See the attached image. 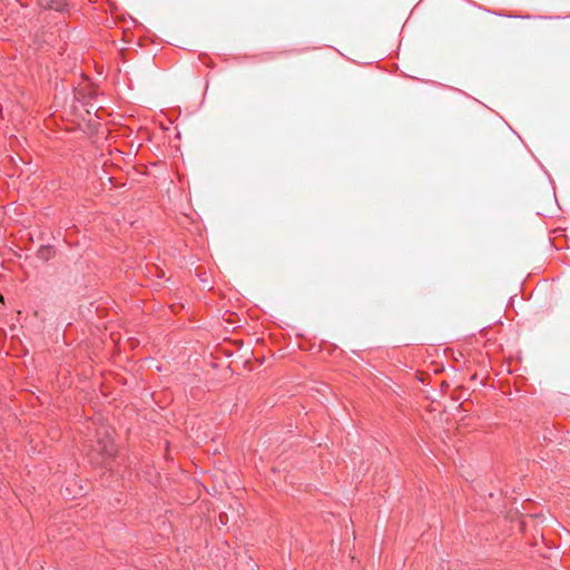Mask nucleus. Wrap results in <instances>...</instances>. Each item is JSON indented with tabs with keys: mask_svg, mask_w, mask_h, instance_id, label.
Returning <instances> with one entry per match:
<instances>
[{
	"mask_svg": "<svg viewBox=\"0 0 570 570\" xmlns=\"http://www.w3.org/2000/svg\"><path fill=\"white\" fill-rule=\"evenodd\" d=\"M99 451L105 452V453H107V454L111 455V454L114 453V448H112V445H111V444H110V445H108V444H104V445L99 449Z\"/></svg>",
	"mask_w": 570,
	"mask_h": 570,
	"instance_id": "obj_2",
	"label": "nucleus"
},
{
	"mask_svg": "<svg viewBox=\"0 0 570 570\" xmlns=\"http://www.w3.org/2000/svg\"><path fill=\"white\" fill-rule=\"evenodd\" d=\"M0 302H3V295L0 293Z\"/></svg>",
	"mask_w": 570,
	"mask_h": 570,
	"instance_id": "obj_3",
	"label": "nucleus"
},
{
	"mask_svg": "<svg viewBox=\"0 0 570 570\" xmlns=\"http://www.w3.org/2000/svg\"><path fill=\"white\" fill-rule=\"evenodd\" d=\"M43 7L56 11H63L66 7V0H47Z\"/></svg>",
	"mask_w": 570,
	"mask_h": 570,
	"instance_id": "obj_1",
	"label": "nucleus"
}]
</instances>
